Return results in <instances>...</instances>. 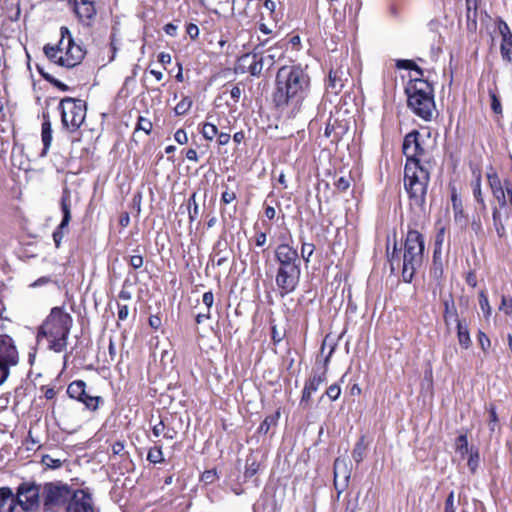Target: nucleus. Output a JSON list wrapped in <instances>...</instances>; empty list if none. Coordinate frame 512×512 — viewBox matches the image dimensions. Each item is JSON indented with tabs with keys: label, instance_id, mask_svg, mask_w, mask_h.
I'll list each match as a JSON object with an SVG mask.
<instances>
[{
	"label": "nucleus",
	"instance_id": "nucleus-42",
	"mask_svg": "<svg viewBox=\"0 0 512 512\" xmlns=\"http://www.w3.org/2000/svg\"><path fill=\"white\" fill-rule=\"evenodd\" d=\"M140 130L144 131L146 134H150L152 130V122L147 118L139 116L135 132Z\"/></svg>",
	"mask_w": 512,
	"mask_h": 512
},
{
	"label": "nucleus",
	"instance_id": "nucleus-28",
	"mask_svg": "<svg viewBox=\"0 0 512 512\" xmlns=\"http://www.w3.org/2000/svg\"><path fill=\"white\" fill-rule=\"evenodd\" d=\"M37 70H38L39 74L41 75V77L44 80H46L47 82H49L50 84H52L56 88L60 89L61 91H68L69 90V87L66 84L62 83L61 81L56 79L54 76H52L50 73L46 72L44 70V68L41 67L40 65H37Z\"/></svg>",
	"mask_w": 512,
	"mask_h": 512
},
{
	"label": "nucleus",
	"instance_id": "nucleus-16",
	"mask_svg": "<svg viewBox=\"0 0 512 512\" xmlns=\"http://www.w3.org/2000/svg\"><path fill=\"white\" fill-rule=\"evenodd\" d=\"M487 179L491 192L495 199L498 201L500 207H505L508 201L503 190L502 180L492 167H490L489 171L487 172Z\"/></svg>",
	"mask_w": 512,
	"mask_h": 512
},
{
	"label": "nucleus",
	"instance_id": "nucleus-59",
	"mask_svg": "<svg viewBox=\"0 0 512 512\" xmlns=\"http://www.w3.org/2000/svg\"><path fill=\"white\" fill-rule=\"evenodd\" d=\"M444 241V229L442 228L436 235L435 238V250H434V258L436 257L437 253L440 251V247Z\"/></svg>",
	"mask_w": 512,
	"mask_h": 512
},
{
	"label": "nucleus",
	"instance_id": "nucleus-6",
	"mask_svg": "<svg viewBox=\"0 0 512 512\" xmlns=\"http://www.w3.org/2000/svg\"><path fill=\"white\" fill-rule=\"evenodd\" d=\"M60 35L58 44H46L43 52L50 62L68 69L74 68L81 64L87 51L81 43L74 40L67 27L60 28Z\"/></svg>",
	"mask_w": 512,
	"mask_h": 512
},
{
	"label": "nucleus",
	"instance_id": "nucleus-7",
	"mask_svg": "<svg viewBox=\"0 0 512 512\" xmlns=\"http://www.w3.org/2000/svg\"><path fill=\"white\" fill-rule=\"evenodd\" d=\"M74 490L62 482H48L42 486V511L60 512L67 510Z\"/></svg>",
	"mask_w": 512,
	"mask_h": 512
},
{
	"label": "nucleus",
	"instance_id": "nucleus-10",
	"mask_svg": "<svg viewBox=\"0 0 512 512\" xmlns=\"http://www.w3.org/2000/svg\"><path fill=\"white\" fill-rule=\"evenodd\" d=\"M19 361L18 350L9 335H0V386L10 375V368Z\"/></svg>",
	"mask_w": 512,
	"mask_h": 512
},
{
	"label": "nucleus",
	"instance_id": "nucleus-58",
	"mask_svg": "<svg viewBox=\"0 0 512 512\" xmlns=\"http://www.w3.org/2000/svg\"><path fill=\"white\" fill-rule=\"evenodd\" d=\"M457 354V347L455 345H450L445 348L443 353V359L445 362L452 360L454 356Z\"/></svg>",
	"mask_w": 512,
	"mask_h": 512
},
{
	"label": "nucleus",
	"instance_id": "nucleus-23",
	"mask_svg": "<svg viewBox=\"0 0 512 512\" xmlns=\"http://www.w3.org/2000/svg\"><path fill=\"white\" fill-rule=\"evenodd\" d=\"M60 205H61V211L63 213L62 226H68L69 222L71 220L72 203H71V192L67 187H65L62 191Z\"/></svg>",
	"mask_w": 512,
	"mask_h": 512
},
{
	"label": "nucleus",
	"instance_id": "nucleus-14",
	"mask_svg": "<svg viewBox=\"0 0 512 512\" xmlns=\"http://www.w3.org/2000/svg\"><path fill=\"white\" fill-rule=\"evenodd\" d=\"M263 44L257 45L252 53L244 54L240 58V62L242 66L247 67V71L252 76H260L262 71L266 69L260 59L259 55L263 53Z\"/></svg>",
	"mask_w": 512,
	"mask_h": 512
},
{
	"label": "nucleus",
	"instance_id": "nucleus-44",
	"mask_svg": "<svg viewBox=\"0 0 512 512\" xmlns=\"http://www.w3.org/2000/svg\"><path fill=\"white\" fill-rule=\"evenodd\" d=\"M488 412H489V422H488L489 430L491 432H494L496 424L498 422V416H497L496 408L493 404H491L489 406Z\"/></svg>",
	"mask_w": 512,
	"mask_h": 512
},
{
	"label": "nucleus",
	"instance_id": "nucleus-40",
	"mask_svg": "<svg viewBox=\"0 0 512 512\" xmlns=\"http://www.w3.org/2000/svg\"><path fill=\"white\" fill-rule=\"evenodd\" d=\"M500 53L502 59L512 65V42L501 43Z\"/></svg>",
	"mask_w": 512,
	"mask_h": 512
},
{
	"label": "nucleus",
	"instance_id": "nucleus-11",
	"mask_svg": "<svg viewBox=\"0 0 512 512\" xmlns=\"http://www.w3.org/2000/svg\"><path fill=\"white\" fill-rule=\"evenodd\" d=\"M408 106L425 121H430L435 110L434 95L407 94Z\"/></svg>",
	"mask_w": 512,
	"mask_h": 512
},
{
	"label": "nucleus",
	"instance_id": "nucleus-4",
	"mask_svg": "<svg viewBox=\"0 0 512 512\" xmlns=\"http://www.w3.org/2000/svg\"><path fill=\"white\" fill-rule=\"evenodd\" d=\"M424 256V237L417 230H409L404 242L403 252L398 250L396 244L389 256L391 271L402 270V278L411 283L415 272L421 267Z\"/></svg>",
	"mask_w": 512,
	"mask_h": 512
},
{
	"label": "nucleus",
	"instance_id": "nucleus-63",
	"mask_svg": "<svg viewBox=\"0 0 512 512\" xmlns=\"http://www.w3.org/2000/svg\"><path fill=\"white\" fill-rule=\"evenodd\" d=\"M202 301L206 305L207 310H210V308L212 307L213 302H214L213 293L211 291L205 292L203 294Z\"/></svg>",
	"mask_w": 512,
	"mask_h": 512
},
{
	"label": "nucleus",
	"instance_id": "nucleus-22",
	"mask_svg": "<svg viewBox=\"0 0 512 512\" xmlns=\"http://www.w3.org/2000/svg\"><path fill=\"white\" fill-rule=\"evenodd\" d=\"M351 476V467L349 461L345 458H337L334 461V478L349 482Z\"/></svg>",
	"mask_w": 512,
	"mask_h": 512
},
{
	"label": "nucleus",
	"instance_id": "nucleus-57",
	"mask_svg": "<svg viewBox=\"0 0 512 512\" xmlns=\"http://www.w3.org/2000/svg\"><path fill=\"white\" fill-rule=\"evenodd\" d=\"M129 264L134 269H139L143 266V256L141 254H134L130 256Z\"/></svg>",
	"mask_w": 512,
	"mask_h": 512
},
{
	"label": "nucleus",
	"instance_id": "nucleus-56",
	"mask_svg": "<svg viewBox=\"0 0 512 512\" xmlns=\"http://www.w3.org/2000/svg\"><path fill=\"white\" fill-rule=\"evenodd\" d=\"M335 186L340 191H346L350 187V178L349 177H340L336 180Z\"/></svg>",
	"mask_w": 512,
	"mask_h": 512
},
{
	"label": "nucleus",
	"instance_id": "nucleus-17",
	"mask_svg": "<svg viewBox=\"0 0 512 512\" xmlns=\"http://www.w3.org/2000/svg\"><path fill=\"white\" fill-rule=\"evenodd\" d=\"M335 350V346L331 347L329 354L326 356L324 360V367L322 370L314 368L312 370L310 378L306 381L305 386L313 390L314 392L318 390L319 386L326 382L327 380V366L330 361V357Z\"/></svg>",
	"mask_w": 512,
	"mask_h": 512
},
{
	"label": "nucleus",
	"instance_id": "nucleus-52",
	"mask_svg": "<svg viewBox=\"0 0 512 512\" xmlns=\"http://www.w3.org/2000/svg\"><path fill=\"white\" fill-rule=\"evenodd\" d=\"M444 512H456L454 491H451L445 500Z\"/></svg>",
	"mask_w": 512,
	"mask_h": 512
},
{
	"label": "nucleus",
	"instance_id": "nucleus-50",
	"mask_svg": "<svg viewBox=\"0 0 512 512\" xmlns=\"http://www.w3.org/2000/svg\"><path fill=\"white\" fill-rule=\"evenodd\" d=\"M340 393H341V389L339 387V385L337 384H332L330 385L327 390H326V395L332 400V401H335L339 398L340 396Z\"/></svg>",
	"mask_w": 512,
	"mask_h": 512
},
{
	"label": "nucleus",
	"instance_id": "nucleus-30",
	"mask_svg": "<svg viewBox=\"0 0 512 512\" xmlns=\"http://www.w3.org/2000/svg\"><path fill=\"white\" fill-rule=\"evenodd\" d=\"M83 388H86V383L83 380H75L68 385L67 394L70 398L77 400L80 398Z\"/></svg>",
	"mask_w": 512,
	"mask_h": 512
},
{
	"label": "nucleus",
	"instance_id": "nucleus-33",
	"mask_svg": "<svg viewBox=\"0 0 512 512\" xmlns=\"http://www.w3.org/2000/svg\"><path fill=\"white\" fill-rule=\"evenodd\" d=\"M452 204L454 210V220L456 222H462L465 220V215L462 207L461 200L457 198L456 194L452 195Z\"/></svg>",
	"mask_w": 512,
	"mask_h": 512
},
{
	"label": "nucleus",
	"instance_id": "nucleus-29",
	"mask_svg": "<svg viewBox=\"0 0 512 512\" xmlns=\"http://www.w3.org/2000/svg\"><path fill=\"white\" fill-rule=\"evenodd\" d=\"M473 196L477 203L481 206V210H486V203L481 189V176L477 175L476 179L472 182Z\"/></svg>",
	"mask_w": 512,
	"mask_h": 512
},
{
	"label": "nucleus",
	"instance_id": "nucleus-26",
	"mask_svg": "<svg viewBox=\"0 0 512 512\" xmlns=\"http://www.w3.org/2000/svg\"><path fill=\"white\" fill-rule=\"evenodd\" d=\"M368 445L369 443L366 441V437L364 435H362L356 442L352 451V458L357 464L363 461Z\"/></svg>",
	"mask_w": 512,
	"mask_h": 512
},
{
	"label": "nucleus",
	"instance_id": "nucleus-15",
	"mask_svg": "<svg viewBox=\"0 0 512 512\" xmlns=\"http://www.w3.org/2000/svg\"><path fill=\"white\" fill-rule=\"evenodd\" d=\"M349 72L343 67L331 68L328 75L326 88L329 92L338 94L348 81Z\"/></svg>",
	"mask_w": 512,
	"mask_h": 512
},
{
	"label": "nucleus",
	"instance_id": "nucleus-20",
	"mask_svg": "<svg viewBox=\"0 0 512 512\" xmlns=\"http://www.w3.org/2000/svg\"><path fill=\"white\" fill-rule=\"evenodd\" d=\"M443 306H444L443 319L447 326H449L452 321H454L456 323L458 321H461V319H459V317H458V311L455 306L453 296L451 294L447 298L443 299Z\"/></svg>",
	"mask_w": 512,
	"mask_h": 512
},
{
	"label": "nucleus",
	"instance_id": "nucleus-45",
	"mask_svg": "<svg viewBox=\"0 0 512 512\" xmlns=\"http://www.w3.org/2000/svg\"><path fill=\"white\" fill-rule=\"evenodd\" d=\"M479 305L486 316L491 313V307L489 305L488 297L484 291L479 293Z\"/></svg>",
	"mask_w": 512,
	"mask_h": 512
},
{
	"label": "nucleus",
	"instance_id": "nucleus-43",
	"mask_svg": "<svg viewBox=\"0 0 512 512\" xmlns=\"http://www.w3.org/2000/svg\"><path fill=\"white\" fill-rule=\"evenodd\" d=\"M68 228V226H62V222L58 225V227L55 229V231L53 232V240H54V243H55V246L57 248L60 247L61 245V241L64 237V234H65V230Z\"/></svg>",
	"mask_w": 512,
	"mask_h": 512
},
{
	"label": "nucleus",
	"instance_id": "nucleus-48",
	"mask_svg": "<svg viewBox=\"0 0 512 512\" xmlns=\"http://www.w3.org/2000/svg\"><path fill=\"white\" fill-rule=\"evenodd\" d=\"M489 95L491 98V109L493 112L496 114H502V106L498 96L493 91H489Z\"/></svg>",
	"mask_w": 512,
	"mask_h": 512
},
{
	"label": "nucleus",
	"instance_id": "nucleus-64",
	"mask_svg": "<svg viewBox=\"0 0 512 512\" xmlns=\"http://www.w3.org/2000/svg\"><path fill=\"white\" fill-rule=\"evenodd\" d=\"M347 485V481H342L341 479L334 478V487L338 492V496L346 489Z\"/></svg>",
	"mask_w": 512,
	"mask_h": 512
},
{
	"label": "nucleus",
	"instance_id": "nucleus-31",
	"mask_svg": "<svg viewBox=\"0 0 512 512\" xmlns=\"http://www.w3.org/2000/svg\"><path fill=\"white\" fill-rule=\"evenodd\" d=\"M396 67L398 69L413 70L419 76L424 75L423 69L421 67H419L413 60H406V59L397 60Z\"/></svg>",
	"mask_w": 512,
	"mask_h": 512
},
{
	"label": "nucleus",
	"instance_id": "nucleus-36",
	"mask_svg": "<svg viewBox=\"0 0 512 512\" xmlns=\"http://www.w3.org/2000/svg\"><path fill=\"white\" fill-rule=\"evenodd\" d=\"M498 30L502 37L501 43L512 42V32H511L508 24L502 19H500L498 21Z\"/></svg>",
	"mask_w": 512,
	"mask_h": 512
},
{
	"label": "nucleus",
	"instance_id": "nucleus-37",
	"mask_svg": "<svg viewBox=\"0 0 512 512\" xmlns=\"http://www.w3.org/2000/svg\"><path fill=\"white\" fill-rule=\"evenodd\" d=\"M192 100L190 97H184L174 108V112L177 116L185 115L192 106Z\"/></svg>",
	"mask_w": 512,
	"mask_h": 512
},
{
	"label": "nucleus",
	"instance_id": "nucleus-8",
	"mask_svg": "<svg viewBox=\"0 0 512 512\" xmlns=\"http://www.w3.org/2000/svg\"><path fill=\"white\" fill-rule=\"evenodd\" d=\"M61 113V124L69 132H76L86 117V102L72 97L61 99L58 105Z\"/></svg>",
	"mask_w": 512,
	"mask_h": 512
},
{
	"label": "nucleus",
	"instance_id": "nucleus-49",
	"mask_svg": "<svg viewBox=\"0 0 512 512\" xmlns=\"http://www.w3.org/2000/svg\"><path fill=\"white\" fill-rule=\"evenodd\" d=\"M259 57L262 60V63L264 65V67L266 68V70H270L276 62V60H275L276 56L271 53H268L266 55L260 54Z\"/></svg>",
	"mask_w": 512,
	"mask_h": 512
},
{
	"label": "nucleus",
	"instance_id": "nucleus-54",
	"mask_svg": "<svg viewBox=\"0 0 512 512\" xmlns=\"http://www.w3.org/2000/svg\"><path fill=\"white\" fill-rule=\"evenodd\" d=\"M500 310H503L505 314L510 315L512 313V298L502 296Z\"/></svg>",
	"mask_w": 512,
	"mask_h": 512
},
{
	"label": "nucleus",
	"instance_id": "nucleus-60",
	"mask_svg": "<svg viewBox=\"0 0 512 512\" xmlns=\"http://www.w3.org/2000/svg\"><path fill=\"white\" fill-rule=\"evenodd\" d=\"M175 141L179 144H186L188 142V137L183 129H178L174 134Z\"/></svg>",
	"mask_w": 512,
	"mask_h": 512
},
{
	"label": "nucleus",
	"instance_id": "nucleus-55",
	"mask_svg": "<svg viewBox=\"0 0 512 512\" xmlns=\"http://www.w3.org/2000/svg\"><path fill=\"white\" fill-rule=\"evenodd\" d=\"M477 336H478V342H479L481 349L484 352H486L488 350V348L490 347V339L482 331H479Z\"/></svg>",
	"mask_w": 512,
	"mask_h": 512
},
{
	"label": "nucleus",
	"instance_id": "nucleus-41",
	"mask_svg": "<svg viewBox=\"0 0 512 512\" xmlns=\"http://www.w3.org/2000/svg\"><path fill=\"white\" fill-rule=\"evenodd\" d=\"M315 246L312 243L302 242L301 257L305 263H309L310 257L313 255Z\"/></svg>",
	"mask_w": 512,
	"mask_h": 512
},
{
	"label": "nucleus",
	"instance_id": "nucleus-18",
	"mask_svg": "<svg viewBox=\"0 0 512 512\" xmlns=\"http://www.w3.org/2000/svg\"><path fill=\"white\" fill-rule=\"evenodd\" d=\"M422 76L418 78L411 79L405 91L406 94H423V95H433V87L431 84L422 79Z\"/></svg>",
	"mask_w": 512,
	"mask_h": 512
},
{
	"label": "nucleus",
	"instance_id": "nucleus-27",
	"mask_svg": "<svg viewBox=\"0 0 512 512\" xmlns=\"http://www.w3.org/2000/svg\"><path fill=\"white\" fill-rule=\"evenodd\" d=\"M279 417H280L279 411H276L274 414L266 416L258 428V433L267 434L269 432V430L271 429V427L276 426Z\"/></svg>",
	"mask_w": 512,
	"mask_h": 512
},
{
	"label": "nucleus",
	"instance_id": "nucleus-38",
	"mask_svg": "<svg viewBox=\"0 0 512 512\" xmlns=\"http://www.w3.org/2000/svg\"><path fill=\"white\" fill-rule=\"evenodd\" d=\"M147 460L153 464L161 463L164 461L161 447H152L147 454Z\"/></svg>",
	"mask_w": 512,
	"mask_h": 512
},
{
	"label": "nucleus",
	"instance_id": "nucleus-9",
	"mask_svg": "<svg viewBox=\"0 0 512 512\" xmlns=\"http://www.w3.org/2000/svg\"><path fill=\"white\" fill-rule=\"evenodd\" d=\"M17 510L35 512L42 508V486L34 481L21 482L14 492Z\"/></svg>",
	"mask_w": 512,
	"mask_h": 512
},
{
	"label": "nucleus",
	"instance_id": "nucleus-19",
	"mask_svg": "<svg viewBox=\"0 0 512 512\" xmlns=\"http://www.w3.org/2000/svg\"><path fill=\"white\" fill-rule=\"evenodd\" d=\"M0 512H18L14 491L8 486L0 488Z\"/></svg>",
	"mask_w": 512,
	"mask_h": 512
},
{
	"label": "nucleus",
	"instance_id": "nucleus-39",
	"mask_svg": "<svg viewBox=\"0 0 512 512\" xmlns=\"http://www.w3.org/2000/svg\"><path fill=\"white\" fill-rule=\"evenodd\" d=\"M202 134L206 140H213L218 134L217 126L214 123L206 122L202 127Z\"/></svg>",
	"mask_w": 512,
	"mask_h": 512
},
{
	"label": "nucleus",
	"instance_id": "nucleus-47",
	"mask_svg": "<svg viewBox=\"0 0 512 512\" xmlns=\"http://www.w3.org/2000/svg\"><path fill=\"white\" fill-rule=\"evenodd\" d=\"M468 467L469 469L471 470V472H475L478 465H479V453H478V450H471L470 451V456H469V459H468Z\"/></svg>",
	"mask_w": 512,
	"mask_h": 512
},
{
	"label": "nucleus",
	"instance_id": "nucleus-3",
	"mask_svg": "<svg viewBox=\"0 0 512 512\" xmlns=\"http://www.w3.org/2000/svg\"><path fill=\"white\" fill-rule=\"evenodd\" d=\"M276 266L275 283L279 294L284 297L294 292L300 282L301 259L297 249L287 243H281L274 249Z\"/></svg>",
	"mask_w": 512,
	"mask_h": 512
},
{
	"label": "nucleus",
	"instance_id": "nucleus-13",
	"mask_svg": "<svg viewBox=\"0 0 512 512\" xmlns=\"http://www.w3.org/2000/svg\"><path fill=\"white\" fill-rule=\"evenodd\" d=\"M79 22L91 26L96 18L95 0H68Z\"/></svg>",
	"mask_w": 512,
	"mask_h": 512
},
{
	"label": "nucleus",
	"instance_id": "nucleus-12",
	"mask_svg": "<svg viewBox=\"0 0 512 512\" xmlns=\"http://www.w3.org/2000/svg\"><path fill=\"white\" fill-rule=\"evenodd\" d=\"M66 512H99L88 489L74 490Z\"/></svg>",
	"mask_w": 512,
	"mask_h": 512
},
{
	"label": "nucleus",
	"instance_id": "nucleus-1",
	"mask_svg": "<svg viewBox=\"0 0 512 512\" xmlns=\"http://www.w3.org/2000/svg\"><path fill=\"white\" fill-rule=\"evenodd\" d=\"M403 154L406 156L404 185L412 204L423 206L430 180L428 170L420 162H428V149L419 131L408 133L403 141Z\"/></svg>",
	"mask_w": 512,
	"mask_h": 512
},
{
	"label": "nucleus",
	"instance_id": "nucleus-51",
	"mask_svg": "<svg viewBox=\"0 0 512 512\" xmlns=\"http://www.w3.org/2000/svg\"><path fill=\"white\" fill-rule=\"evenodd\" d=\"M42 464L46 465L49 468H59L61 466V461L59 459H54L49 455H44L41 460Z\"/></svg>",
	"mask_w": 512,
	"mask_h": 512
},
{
	"label": "nucleus",
	"instance_id": "nucleus-25",
	"mask_svg": "<svg viewBox=\"0 0 512 512\" xmlns=\"http://www.w3.org/2000/svg\"><path fill=\"white\" fill-rule=\"evenodd\" d=\"M77 401L83 403L87 409L96 411L99 407V403L103 402V399L100 396L89 395L86 388H83L80 398H77Z\"/></svg>",
	"mask_w": 512,
	"mask_h": 512
},
{
	"label": "nucleus",
	"instance_id": "nucleus-34",
	"mask_svg": "<svg viewBox=\"0 0 512 512\" xmlns=\"http://www.w3.org/2000/svg\"><path fill=\"white\" fill-rule=\"evenodd\" d=\"M455 449L462 457L469 452L468 440L466 434L459 435L455 440Z\"/></svg>",
	"mask_w": 512,
	"mask_h": 512
},
{
	"label": "nucleus",
	"instance_id": "nucleus-53",
	"mask_svg": "<svg viewBox=\"0 0 512 512\" xmlns=\"http://www.w3.org/2000/svg\"><path fill=\"white\" fill-rule=\"evenodd\" d=\"M285 331H280L275 325L271 328V338L274 344L280 343L285 337Z\"/></svg>",
	"mask_w": 512,
	"mask_h": 512
},
{
	"label": "nucleus",
	"instance_id": "nucleus-35",
	"mask_svg": "<svg viewBox=\"0 0 512 512\" xmlns=\"http://www.w3.org/2000/svg\"><path fill=\"white\" fill-rule=\"evenodd\" d=\"M492 218H493V224L495 227V230L497 232V235L502 238L505 235V227L501 220V214L498 208H494L492 212Z\"/></svg>",
	"mask_w": 512,
	"mask_h": 512
},
{
	"label": "nucleus",
	"instance_id": "nucleus-24",
	"mask_svg": "<svg viewBox=\"0 0 512 512\" xmlns=\"http://www.w3.org/2000/svg\"><path fill=\"white\" fill-rule=\"evenodd\" d=\"M457 338H458L459 345L463 349H468L472 344L468 325L465 320H461V321L457 322Z\"/></svg>",
	"mask_w": 512,
	"mask_h": 512
},
{
	"label": "nucleus",
	"instance_id": "nucleus-5",
	"mask_svg": "<svg viewBox=\"0 0 512 512\" xmlns=\"http://www.w3.org/2000/svg\"><path fill=\"white\" fill-rule=\"evenodd\" d=\"M73 325L72 316L62 307H54L39 327L37 339L44 337L49 349L61 353L66 349L68 336Z\"/></svg>",
	"mask_w": 512,
	"mask_h": 512
},
{
	"label": "nucleus",
	"instance_id": "nucleus-62",
	"mask_svg": "<svg viewBox=\"0 0 512 512\" xmlns=\"http://www.w3.org/2000/svg\"><path fill=\"white\" fill-rule=\"evenodd\" d=\"M236 199L234 191L225 190L221 195V201L225 204H229Z\"/></svg>",
	"mask_w": 512,
	"mask_h": 512
},
{
	"label": "nucleus",
	"instance_id": "nucleus-2",
	"mask_svg": "<svg viewBox=\"0 0 512 512\" xmlns=\"http://www.w3.org/2000/svg\"><path fill=\"white\" fill-rule=\"evenodd\" d=\"M310 91V77L300 65H284L275 78L273 102L277 108L293 106L299 109Z\"/></svg>",
	"mask_w": 512,
	"mask_h": 512
},
{
	"label": "nucleus",
	"instance_id": "nucleus-46",
	"mask_svg": "<svg viewBox=\"0 0 512 512\" xmlns=\"http://www.w3.org/2000/svg\"><path fill=\"white\" fill-rule=\"evenodd\" d=\"M314 391L311 390L310 388L306 387L304 385V388H303V391H302V397H301V400H300V405L303 407V408H309L310 407V404H311V395Z\"/></svg>",
	"mask_w": 512,
	"mask_h": 512
},
{
	"label": "nucleus",
	"instance_id": "nucleus-32",
	"mask_svg": "<svg viewBox=\"0 0 512 512\" xmlns=\"http://www.w3.org/2000/svg\"><path fill=\"white\" fill-rule=\"evenodd\" d=\"M258 469H259V463L252 455H249L246 459V464H245V472H244L245 477L246 478L253 477L258 472Z\"/></svg>",
	"mask_w": 512,
	"mask_h": 512
},
{
	"label": "nucleus",
	"instance_id": "nucleus-21",
	"mask_svg": "<svg viewBox=\"0 0 512 512\" xmlns=\"http://www.w3.org/2000/svg\"><path fill=\"white\" fill-rule=\"evenodd\" d=\"M41 139L43 143L42 155H45L52 142V125L48 113H43V122L41 126Z\"/></svg>",
	"mask_w": 512,
	"mask_h": 512
},
{
	"label": "nucleus",
	"instance_id": "nucleus-61",
	"mask_svg": "<svg viewBox=\"0 0 512 512\" xmlns=\"http://www.w3.org/2000/svg\"><path fill=\"white\" fill-rule=\"evenodd\" d=\"M186 32L192 40H195L199 35V28L197 25L190 23L186 27Z\"/></svg>",
	"mask_w": 512,
	"mask_h": 512
}]
</instances>
